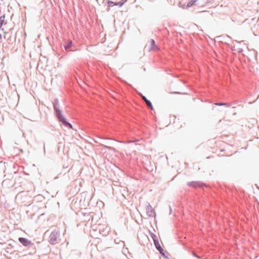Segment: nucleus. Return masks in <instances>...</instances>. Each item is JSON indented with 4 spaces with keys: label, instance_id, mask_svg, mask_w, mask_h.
I'll use <instances>...</instances> for the list:
<instances>
[{
    "label": "nucleus",
    "instance_id": "1",
    "mask_svg": "<svg viewBox=\"0 0 259 259\" xmlns=\"http://www.w3.org/2000/svg\"><path fill=\"white\" fill-rule=\"evenodd\" d=\"M53 108L55 115L60 123L67 128H72V125L63 115L61 110L59 109V103L58 99H55L53 102Z\"/></svg>",
    "mask_w": 259,
    "mask_h": 259
},
{
    "label": "nucleus",
    "instance_id": "2",
    "mask_svg": "<svg viewBox=\"0 0 259 259\" xmlns=\"http://www.w3.org/2000/svg\"><path fill=\"white\" fill-rule=\"evenodd\" d=\"M60 241V232L57 230L52 231L49 238V242L53 245L59 243Z\"/></svg>",
    "mask_w": 259,
    "mask_h": 259
},
{
    "label": "nucleus",
    "instance_id": "12",
    "mask_svg": "<svg viewBox=\"0 0 259 259\" xmlns=\"http://www.w3.org/2000/svg\"><path fill=\"white\" fill-rule=\"evenodd\" d=\"M151 238H152V239L153 240V242H154L155 241H158V238H157V236L156 235H155L154 234L151 233Z\"/></svg>",
    "mask_w": 259,
    "mask_h": 259
},
{
    "label": "nucleus",
    "instance_id": "16",
    "mask_svg": "<svg viewBox=\"0 0 259 259\" xmlns=\"http://www.w3.org/2000/svg\"><path fill=\"white\" fill-rule=\"evenodd\" d=\"M163 256H164L165 258H167V256L165 255L164 251L163 250V252H162V253H160Z\"/></svg>",
    "mask_w": 259,
    "mask_h": 259
},
{
    "label": "nucleus",
    "instance_id": "18",
    "mask_svg": "<svg viewBox=\"0 0 259 259\" xmlns=\"http://www.w3.org/2000/svg\"><path fill=\"white\" fill-rule=\"evenodd\" d=\"M233 115H236V112L234 113L233 114Z\"/></svg>",
    "mask_w": 259,
    "mask_h": 259
},
{
    "label": "nucleus",
    "instance_id": "5",
    "mask_svg": "<svg viewBox=\"0 0 259 259\" xmlns=\"http://www.w3.org/2000/svg\"><path fill=\"white\" fill-rule=\"evenodd\" d=\"M146 209L147 214L149 217L153 218L155 215V212L154 209L149 203H147Z\"/></svg>",
    "mask_w": 259,
    "mask_h": 259
},
{
    "label": "nucleus",
    "instance_id": "6",
    "mask_svg": "<svg viewBox=\"0 0 259 259\" xmlns=\"http://www.w3.org/2000/svg\"><path fill=\"white\" fill-rule=\"evenodd\" d=\"M159 49V47L158 46L155 44V41L153 39H150V47L149 48V51H158Z\"/></svg>",
    "mask_w": 259,
    "mask_h": 259
},
{
    "label": "nucleus",
    "instance_id": "17",
    "mask_svg": "<svg viewBox=\"0 0 259 259\" xmlns=\"http://www.w3.org/2000/svg\"><path fill=\"white\" fill-rule=\"evenodd\" d=\"M174 94H180V92H174Z\"/></svg>",
    "mask_w": 259,
    "mask_h": 259
},
{
    "label": "nucleus",
    "instance_id": "3",
    "mask_svg": "<svg viewBox=\"0 0 259 259\" xmlns=\"http://www.w3.org/2000/svg\"><path fill=\"white\" fill-rule=\"evenodd\" d=\"M19 242L24 246L27 247H31L32 246L33 244L28 239L23 238V237H20L18 239Z\"/></svg>",
    "mask_w": 259,
    "mask_h": 259
},
{
    "label": "nucleus",
    "instance_id": "19",
    "mask_svg": "<svg viewBox=\"0 0 259 259\" xmlns=\"http://www.w3.org/2000/svg\"><path fill=\"white\" fill-rule=\"evenodd\" d=\"M123 1V2H126L127 1V0H122Z\"/></svg>",
    "mask_w": 259,
    "mask_h": 259
},
{
    "label": "nucleus",
    "instance_id": "9",
    "mask_svg": "<svg viewBox=\"0 0 259 259\" xmlns=\"http://www.w3.org/2000/svg\"><path fill=\"white\" fill-rule=\"evenodd\" d=\"M154 245L157 249V250H158L160 252V253H162V252L163 251V249L162 248V247L160 246L159 241H155L154 242Z\"/></svg>",
    "mask_w": 259,
    "mask_h": 259
},
{
    "label": "nucleus",
    "instance_id": "10",
    "mask_svg": "<svg viewBox=\"0 0 259 259\" xmlns=\"http://www.w3.org/2000/svg\"><path fill=\"white\" fill-rule=\"evenodd\" d=\"M214 105L217 106H226L227 107H230V105L227 103L224 102H217L214 104Z\"/></svg>",
    "mask_w": 259,
    "mask_h": 259
},
{
    "label": "nucleus",
    "instance_id": "8",
    "mask_svg": "<svg viewBox=\"0 0 259 259\" xmlns=\"http://www.w3.org/2000/svg\"><path fill=\"white\" fill-rule=\"evenodd\" d=\"M73 46L72 41L71 40H69L67 42H66L65 44L64 45V47L65 50L66 51H70V49Z\"/></svg>",
    "mask_w": 259,
    "mask_h": 259
},
{
    "label": "nucleus",
    "instance_id": "7",
    "mask_svg": "<svg viewBox=\"0 0 259 259\" xmlns=\"http://www.w3.org/2000/svg\"><path fill=\"white\" fill-rule=\"evenodd\" d=\"M141 97L142 99L145 102L146 104L147 105V107L150 108L151 110L153 109V107L152 106V104L150 100L147 99V98L143 95L142 94H141Z\"/></svg>",
    "mask_w": 259,
    "mask_h": 259
},
{
    "label": "nucleus",
    "instance_id": "14",
    "mask_svg": "<svg viewBox=\"0 0 259 259\" xmlns=\"http://www.w3.org/2000/svg\"><path fill=\"white\" fill-rule=\"evenodd\" d=\"M124 4V2H119L117 3H116V5H118L120 7H122Z\"/></svg>",
    "mask_w": 259,
    "mask_h": 259
},
{
    "label": "nucleus",
    "instance_id": "20",
    "mask_svg": "<svg viewBox=\"0 0 259 259\" xmlns=\"http://www.w3.org/2000/svg\"><path fill=\"white\" fill-rule=\"evenodd\" d=\"M2 38V35L0 34V39Z\"/></svg>",
    "mask_w": 259,
    "mask_h": 259
},
{
    "label": "nucleus",
    "instance_id": "11",
    "mask_svg": "<svg viewBox=\"0 0 259 259\" xmlns=\"http://www.w3.org/2000/svg\"><path fill=\"white\" fill-rule=\"evenodd\" d=\"M197 2V0H191L190 2H189L187 5V7L189 8L195 5V3Z\"/></svg>",
    "mask_w": 259,
    "mask_h": 259
},
{
    "label": "nucleus",
    "instance_id": "13",
    "mask_svg": "<svg viewBox=\"0 0 259 259\" xmlns=\"http://www.w3.org/2000/svg\"><path fill=\"white\" fill-rule=\"evenodd\" d=\"M108 7H112L114 5H116V3H114L112 1H108Z\"/></svg>",
    "mask_w": 259,
    "mask_h": 259
},
{
    "label": "nucleus",
    "instance_id": "4",
    "mask_svg": "<svg viewBox=\"0 0 259 259\" xmlns=\"http://www.w3.org/2000/svg\"><path fill=\"white\" fill-rule=\"evenodd\" d=\"M187 185L195 188L206 186L205 184L199 181H192L188 182L187 183Z\"/></svg>",
    "mask_w": 259,
    "mask_h": 259
},
{
    "label": "nucleus",
    "instance_id": "15",
    "mask_svg": "<svg viewBox=\"0 0 259 259\" xmlns=\"http://www.w3.org/2000/svg\"><path fill=\"white\" fill-rule=\"evenodd\" d=\"M193 255L194 256L196 257L197 258H199V259H200V258H201V257H200V256H199V255H197V254L195 253V252H193Z\"/></svg>",
    "mask_w": 259,
    "mask_h": 259
}]
</instances>
